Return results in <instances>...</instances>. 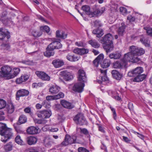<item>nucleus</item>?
Segmentation results:
<instances>
[{
	"instance_id": "nucleus-4",
	"label": "nucleus",
	"mask_w": 152,
	"mask_h": 152,
	"mask_svg": "<svg viewBox=\"0 0 152 152\" xmlns=\"http://www.w3.org/2000/svg\"><path fill=\"white\" fill-rule=\"evenodd\" d=\"M12 68L10 66L5 65L2 67L0 71V77L10 79L11 73Z\"/></svg>"
},
{
	"instance_id": "nucleus-35",
	"label": "nucleus",
	"mask_w": 152,
	"mask_h": 152,
	"mask_svg": "<svg viewBox=\"0 0 152 152\" xmlns=\"http://www.w3.org/2000/svg\"><path fill=\"white\" fill-rule=\"evenodd\" d=\"M15 141L16 143L18 145H25V143L21 139L20 135H17L15 138Z\"/></svg>"
},
{
	"instance_id": "nucleus-7",
	"label": "nucleus",
	"mask_w": 152,
	"mask_h": 152,
	"mask_svg": "<svg viewBox=\"0 0 152 152\" xmlns=\"http://www.w3.org/2000/svg\"><path fill=\"white\" fill-rule=\"evenodd\" d=\"M76 137L75 136H70L67 135H66L65 139L61 143V146H66L69 144H72L76 142Z\"/></svg>"
},
{
	"instance_id": "nucleus-58",
	"label": "nucleus",
	"mask_w": 152,
	"mask_h": 152,
	"mask_svg": "<svg viewBox=\"0 0 152 152\" xmlns=\"http://www.w3.org/2000/svg\"><path fill=\"white\" fill-rule=\"evenodd\" d=\"M57 120L58 122L59 123H61L64 120V118L61 115H58L57 117Z\"/></svg>"
},
{
	"instance_id": "nucleus-12",
	"label": "nucleus",
	"mask_w": 152,
	"mask_h": 152,
	"mask_svg": "<svg viewBox=\"0 0 152 152\" xmlns=\"http://www.w3.org/2000/svg\"><path fill=\"white\" fill-rule=\"evenodd\" d=\"M6 37L7 39L10 37V33L6 30L0 28V39L2 40Z\"/></svg>"
},
{
	"instance_id": "nucleus-31",
	"label": "nucleus",
	"mask_w": 152,
	"mask_h": 152,
	"mask_svg": "<svg viewBox=\"0 0 152 152\" xmlns=\"http://www.w3.org/2000/svg\"><path fill=\"white\" fill-rule=\"evenodd\" d=\"M110 61L109 59H105L102 63L100 64L101 67L103 68H106L110 65Z\"/></svg>"
},
{
	"instance_id": "nucleus-5",
	"label": "nucleus",
	"mask_w": 152,
	"mask_h": 152,
	"mask_svg": "<svg viewBox=\"0 0 152 152\" xmlns=\"http://www.w3.org/2000/svg\"><path fill=\"white\" fill-rule=\"evenodd\" d=\"M75 123L78 125L82 126L87 123L83 114L81 113H79L76 115L73 118Z\"/></svg>"
},
{
	"instance_id": "nucleus-32",
	"label": "nucleus",
	"mask_w": 152,
	"mask_h": 152,
	"mask_svg": "<svg viewBox=\"0 0 152 152\" xmlns=\"http://www.w3.org/2000/svg\"><path fill=\"white\" fill-rule=\"evenodd\" d=\"M66 58L68 60L72 62L77 61L79 59V58L78 56H71L69 54L66 56Z\"/></svg>"
},
{
	"instance_id": "nucleus-42",
	"label": "nucleus",
	"mask_w": 152,
	"mask_h": 152,
	"mask_svg": "<svg viewBox=\"0 0 152 152\" xmlns=\"http://www.w3.org/2000/svg\"><path fill=\"white\" fill-rule=\"evenodd\" d=\"M34 121L35 124H44L47 122V121L44 119L39 120L37 119H34Z\"/></svg>"
},
{
	"instance_id": "nucleus-44",
	"label": "nucleus",
	"mask_w": 152,
	"mask_h": 152,
	"mask_svg": "<svg viewBox=\"0 0 152 152\" xmlns=\"http://www.w3.org/2000/svg\"><path fill=\"white\" fill-rule=\"evenodd\" d=\"M140 41L146 46H149V42L148 39L143 37L142 38H140Z\"/></svg>"
},
{
	"instance_id": "nucleus-13",
	"label": "nucleus",
	"mask_w": 152,
	"mask_h": 152,
	"mask_svg": "<svg viewBox=\"0 0 152 152\" xmlns=\"http://www.w3.org/2000/svg\"><path fill=\"white\" fill-rule=\"evenodd\" d=\"M29 94V91L27 90L24 89L19 90L16 94V99L18 100L20 97L27 96Z\"/></svg>"
},
{
	"instance_id": "nucleus-41",
	"label": "nucleus",
	"mask_w": 152,
	"mask_h": 152,
	"mask_svg": "<svg viewBox=\"0 0 152 152\" xmlns=\"http://www.w3.org/2000/svg\"><path fill=\"white\" fill-rule=\"evenodd\" d=\"M121 25L122 26L119 28L118 32L119 35L122 36L124 31L125 27L124 24L123 23H121Z\"/></svg>"
},
{
	"instance_id": "nucleus-57",
	"label": "nucleus",
	"mask_w": 152,
	"mask_h": 152,
	"mask_svg": "<svg viewBox=\"0 0 152 152\" xmlns=\"http://www.w3.org/2000/svg\"><path fill=\"white\" fill-rule=\"evenodd\" d=\"M81 49L78 48H75L73 51L74 53L80 55Z\"/></svg>"
},
{
	"instance_id": "nucleus-9",
	"label": "nucleus",
	"mask_w": 152,
	"mask_h": 152,
	"mask_svg": "<svg viewBox=\"0 0 152 152\" xmlns=\"http://www.w3.org/2000/svg\"><path fill=\"white\" fill-rule=\"evenodd\" d=\"M113 39L112 35L110 34H108L100 40V42L103 45L113 43Z\"/></svg>"
},
{
	"instance_id": "nucleus-8",
	"label": "nucleus",
	"mask_w": 152,
	"mask_h": 152,
	"mask_svg": "<svg viewBox=\"0 0 152 152\" xmlns=\"http://www.w3.org/2000/svg\"><path fill=\"white\" fill-rule=\"evenodd\" d=\"M124 58V56L121 62L116 61L113 63V67L115 68H122L125 67L127 64V63L130 61H126Z\"/></svg>"
},
{
	"instance_id": "nucleus-21",
	"label": "nucleus",
	"mask_w": 152,
	"mask_h": 152,
	"mask_svg": "<svg viewBox=\"0 0 152 152\" xmlns=\"http://www.w3.org/2000/svg\"><path fill=\"white\" fill-rule=\"evenodd\" d=\"M90 7L88 5H85L83 6L82 7V10L84 11L85 13L88 15L90 17H92V12L90 10Z\"/></svg>"
},
{
	"instance_id": "nucleus-33",
	"label": "nucleus",
	"mask_w": 152,
	"mask_h": 152,
	"mask_svg": "<svg viewBox=\"0 0 152 152\" xmlns=\"http://www.w3.org/2000/svg\"><path fill=\"white\" fill-rule=\"evenodd\" d=\"M121 56L120 53L118 52H115L110 54L109 55V57L111 59H119Z\"/></svg>"
},
{
	"instance_id": "nucleus-25",
	"label": "nucleus",
	"mask_w": 152,
	"mask_h": 152,
	"mask_svg": "<svg viewBox=\"0 0 152 152\" xmlns=\"http://www.w3.org/2000/svg\"><path fill=\"white\" fill-rule=\"evenodd\" d=\"M146 75L144 74H140L137 75V76L134 77L133 80L135 82H140L143 80L145 78Z\"/></svg>"
},
{
	"instance_id": "nucleus-18",
	"label": "nucleus",
	"mask_w": 152,
	"mask_h": 152,
	"mask_svg": "<svg viewBox=\"0 0 152 152\" xmlns=\"http://www.w3.org/2000/svg\"><path fill=\"white\" fill-rule=\"evenodd\" d=\"M111 74L114 78L118 80H120L122 76V75L116 70H113Z\"/></svg>"
},
{
	"instance_id": "nucleus-29",
	"label": "nucleus",
	"mask_w": 152,
	"mask_h": 152,
	"mask_svg": "<svg viewBox=\"0 0 152 152\" xmlns=\"http://www.w3.org/2000/svg\"><path fill=\"white\" fill-rule=\"evenodd\" d=\"M93 33L94 34L96 35V37H101L104 34L103 30L99 28L94 29L93 31Z\"/></svg>"
},
{
	"instance_id": "nucleus-22",
	"label": "nucleus",
	"mask_w": 152,
	"mask_h": 152,
	"mask_svg": "<svg viewBox=\"0 0 152 152\" xmlns=\"http://www.w3.org/2000/svg\"><path fill=\"white\" fill-rule=\"evenodd\" d=\"M30 32L31 35L35 37H39L42 34V32L41 30L39 31L35 29L31 30Z\"/></svg>"
},
{
	"instance_id": "nucleus-43",
	"label": "nucleus",
	"mask_w": 152,
	"mask_h": 152,
	"mask_svg": "<svg viewBox=\"0 0 152 152\" xmlns=\"http://www.w3.org/2000/svg\"><path fill=\"white\" fill-rule=\"evenodd\" d=\"M8 112L11 114L13 112L14 110V107L12 104H10L9 105L7 108Z\"/></svg>"
},
{
	"instance_id": "nucleus-48",
	"label": "nucleus",
	"mask_w": 152,
	"mask_h": 152,
	"mask_svg": "<svg viewBox=\"0 0 152 152\" xmlns=\"http://www.w3.org/2000/svg\"><path fill=\"white\" fill-rule=\"evenodd\" d=\"M120 11L121 13L124 15H125L127 13V9L124 7H121L120 8Z\"/></svg>"
},
{
	"instance_id": "nucleus-50",
	"label": "nucleus",
	"mask_w": 152,
	"mask_h": 152,
	"mask_svg": "<svg viewBox=\"0 0 152 152\" xmlns=\"http://www.w3.org/2000/svg\"><path fill=\"white\" fill-rule=\"evenodd\" d=\"M127 20L129 22H134L135 21V17L132 16L131 15H129L127 18Z\"/></svg>"
},
{
	"instance_id": "nucleus-6",
	"label": "nucleus",
	"mask_w": 152,
	"mask_h": 152,
	"mask_svg": "<svg viewBox=\"0 0 152 152\" xmlns=\"http://www.w3.org/2000/svg\"><path fill=\"white\" fill-rule=\"evenodd\" d=\"M48 48L53 50L55 49H59L62 47V45L58 39L53 38L52 39V42L48 45Z\"/></svg>"
},
{
	"instance_id": "nucleus-24",
	"label": "nucleus",
	"mask_w": 152,
	"mask_h": 152,
	"mask_svg": "<svg viewBox=\"0 0 152 152\" xmlns=\"http://www.w3.org/2000/svg\"><path fill=\"white\" fill-rule=\"evenodd\" d=\"M61 104L65 108L71 109L73 107V105L65 100H62L61 102Z\"/></svg>"
},
{
	"instance_id": "nucleus-36",
	"label": "nucleus",
	"mask_w": 152,
	"mask_h": 152,
	"mask_svg": "<svg viewBox=\"0 0 152 152\" xmlns=\"http://www.w3.org/2000/svg\"><path fill=\"white\" fill-rule=\"evenodd\" d=\"M73 77V76L69 72L65 73L63 76L64 78L66 81L71 80Z\"/></svg>"
},
{
	"instance_id": "nucleus-37",
	"label": "nucleus",
	"mask_w": 152,
	"mask_h": 152,
	"mask_svg": "<svg viewBox=\"0 0 152 152\" xmlns=\"http://www.w3.org/2000/svg\"><path fill=\"white\" fill-rule=\"evenodd\" d=\"M13 74L11 73L10 79L14 78L18 75L20 72V69L19 68H15L13 69Z\"/></svg>"
},
{
	"instance_id": "nucleus-60",
	"label": "nucleus",
	"mask_w": 152,
	"mask_h": 152,
	"mask_svg": "<svg viewBox=\"0 0 152 152\" xmlns=\"http://www.w3.org/2000/svg\"><path fill=\"white\" fill-rule=\"evenodd\" d=\"M82 134H83L85 135H88L89 133L88 130L86 128L82 129Z\"/></svg>"
},
{
	"instance_id": "nucleus-61",
	"label": "nucleus",
	"mask_w": 152,
	"mask_h": 152,
	"mask_svg": "<svg viewBox=\"0 0 152 152\" xmlns=\"http://www.w3.org/2000/svg\"><path fill=\"white\" fill-rule=\"evenodd\" d=\"M128 107L130 110H133L134 109L133 104L132 103H129L128 104Z\"/></svg>"
},
{
	"instance_id": "nucleus-11",
	"label": "nucleus",
	"mask_w": 152,
	"mask_h": 152,
	"mask_svg": "<svg viewBox=\"0 0 152 152\" xmlns=\"http://www.w3.org/2000/svg\"><path fill=\"white\" fill-rule=\"evenodd\" d=\"M35 73L38 77L42 80L49 81L50 80V77L44 72L37 71Z\"/></svg>"
},
{
	"instance_id": "nucleus-53",
	"label": "nucleus",
	"mask_w": 152,
	"mask_h": 152,
	"mask_svg": "<svg viewBox=\"0 0 152 152\" xmlns=\"http://www.w3.org/2000/svg\"><path fill=\"white\" fill-rule=\"evenodd\" d=\"M146 27H144V29H146V32L148 35L152 37V28H148L147 29H146Z\"/></svg>"
},
{
	"instance_id": "nucleus-3",
	"label": "nucleus",
	"mask_w": 152,
	"mask_h": 152,
	"mask_svg": "<svg viewBox=\"0 0 152 152\" xmlns=\"http://www.w3.org/2000/svg\"><path fill=\"white\" fill-rule=\"evenodd\" d=\"M0 134L2 136L1 141L5 142L13 136L12 129L7 127L6 124L0 123Z\"/></svg>"
},
{
	"instance_id": "nucleus-15",
	"label": "nucleus",
	"mask_w": 152,
	"mask_h": 152,
	"mask_svg": "<svg viewBox=\"0 0 152 152\" xmlns=\"http://www.w3.org/2000/svg\"><path fill=\"white\" fill-rule=\"evenodd\" d=\"M29 77V76L27 75H22L20 77L16 79V82L18 84L24 83L28 79Z\"/></svg>"
},
{
	"instance_id": "nucleus-10",
	"label": "nucleus",
	"mask_w": 152,
	"mask_h": 152,
	"mask_svg": "<svg viewBox=\"0 0 152 152\" xmlns=\"http://www.w3.org/2000/svg\"><path fill=\"white\" fill-rule=\"evenodd\" d=\"M143 71V69L141 67H138L135 69L129 72L128 74L129 77L134 76L136 75H140Z\"/></svg>"
},
{
	"instance_id": "nucleus-30",
	"label": "nucleus",
	"mask_w": 152,
	"mask_h": 152,
	"mask_svg": "<svg viewBox=\"0 0 152 152\" xmlns=\"http://www.w3.org/2000/svg\"><path fill=\"white\" fill-rule=\"evenodd\" d=\"M100 71L101 73V76L102 80L103 81H106L108 80V78L106 76L107 69H106L104 70L100 69Z\"/></svg>"
},
{
	"instance_id": "nucleus-39",
	"label": "nucleus",
	"mask_w": 152,
	"mask_h": 152,
	"mask_svg": "<svg viewBox=\"0 0 152 152\" xmlns=\"http://www.w3.org/2000/svg\"><path fill=\"white\" fill-rule=\"evenodd\" d=\"M13 145L11 142H9L5 145L4 148L6 151H10L12 150Z\"/></svg>"
},
{
	"instance_id": "nucleus-45",
	"label": "nucleus",
	"mask_w": 152,
	"mask_h": 152,
	"mask_svg": "<svg viewBox=\"0 0 152 152\" xmlns=\"http://www.w3.org/2000/svg\"><path fill=\"white\" fill-rule=\"evenodd\" d=\"M103 12L102 10H100L99 9H97L95 11L92 12V17H94L95 16H97L98 15L102 14Z\"/></svg>"
},
{
	"instance_id": "nucleus-51",
	"label": "nucleus",
	"mask_w": 152,
	"mask_h": 152,
	"mask_svg": "<svg viewBox=\"0 0 152 152\" xmlns=\"http://www.w3.org/2000/svg\"><path fill=\"white\" fill-rule=\"evenodd\" d=\"M109 107L111 109V111L113 112L114 119L115 120L117 116V115L116 113L115 110L111 106H109Z\"/></svg>"
},
{
	"instance_id": "nucleus-59",
	"label": "nucleus",
	"mask_w": 152,
	"mask_h": 152,
	"mask_svg": "<svg viewBox=\"0 0 152 152\" xmlns=\"http://www.w3.org/2000/svg\"><path fill=\"white\" fill-rule=\"evenodd\" d=\"M82 129L80 127H77L76 129V133L78 134H82Z\"/></svg>"
},
{
	"instance_id": "nucleus-64",
	"label": "nucleus",
	"mask_w": 152,
	"mask_h": 152,
	"mask_svg": "<svg viewBox=\"0 0 152 152\" xmlns=\"http://www.w3.org/2000/svg\"><path fill=\"white\" fill-rule=\"evenodd\" d=\"M24 111L26 113H29L31 111V108L29 107H27L24 109Z\"/></svg>"
},
{
	"instance_id": "nucleus-38",
	"label": "nucleus",
	"mask_w": 152,
	"mask_h": 152,
	"mask_svg": "<svg viewBox=\"0 0 152 152\" xmlns=\"http://www.w3.org/2000/svg\"><path fill=\"white\" fill-rule=\"evenodd\" d=\"M27 118L24 115H21L19 118L18 122L20 124L25 123L26 122Z\"/></svg>"
},
{
	"instance_id": "nucleus-34",
	"label": "nucleus",
	"mask_w": 152,
	"mask_h": 152,
	"mask_svg": "<svg viewBox=\"0 0 152 152\" xmlns=\"http://www.w3.org/2000/svg\"><path fill=\"white\" fill-rule=\"evenodd\" d=\"M44 143L46 147H50L51 146L52 142L49 137H47L44 140Z\"/></svg>"
},
{
	"instance_id": "nucleus-2",
	"label": "nucleus",
	"mask_w": 152,
	"mask_h": 152,
	"mask_svg": "<svg viewBox=\"0 0 152 152\" xmlns=\"http://www.w3.org/2000/svg\"><path fill=\"white\" fill-rule=\"evenodd\" d=\"M78 80L82 82H86L87 77L86 72L83 70L80 69L78 71ZM84 83L81 82H79L75 83L73 87V90L75 91L80 93L83 90Z\"/></svg>"
},
{
	"instance_id": "nucleus-49",
	"label": "nucleus",
	"mask_w": 152,
	"mask_h": 152,
	"mask_svg": "<svg viewBox=\"0 0 152 152\" xmlns=\"http://www.w3.org/2000/svg\"><path fill=\"white\" fill-rule=\"evenodd\" d=\"M64 96V94L62 92L59 93L58 95L54 96V98L55 99H59L61 98H63Z\"/></svg>"
},
{
	"instance_id": "nucleus-23",
	"label": "nucleus",
	"mask_w": 152,
	"mask_h": 152,
	"mask_svg": "<svg viewBox=\"0 0 152 152\" xmlns=\"http://www.w3.org/2000/svg\"><path fill=\"white\" fill-rule=\"evenodd\" d=\"M52 64L56 68L60 67L64 64L63 60L59 59L53 60L52 62Z\"/></svg>"
},
{
	"instance_id": "nucleus-27",
	"label": "nucleus",
	"mask_w": 152,
	"mask_h": 152,
	"mask_svg": "<svg viewBox=\"0 0 152 152\" xmlns=\"http://www.w3.org/2000/svg\"><path fill=\"white\" fill-rule=\"evenodd\" d=\"M67 36V34L64 31H61L59 30L56 31V36L57 38L64 39Z\"/></svg>"
},
{
	"instance_id": "nucleus-56",
	"label": "nucleus",
	"mask_w": 152,
	"mask_h": 152,
	"mask_svg": "<svg viewBox=\"0 0 152 152\" xmlns=\"http://www.w3.org/2000/svg\"><path fill=\"white\" fill-rule=\"evenodd\" d=\"M88 49L85 48H82L81 49V54L80 55L84 54L87 53L88 52Z\"/></svg>"
},
{
	"instance_id": "nucleus-46",
	"label": "nucleus",
	"mask_w": 152,
	"mask_h": 152,
	"mask_svg": "<svg viewBox=\"0 0 152 152\" xmlns=\"http://www.w3.org/2000/svg\"><path fill=\"white\" fill-rule=\"evenodd\" d=\"M6 104V102L4 100L0 99V110L4 108Z\"/></svg>"
},
{
	"instance_id": "nucleus-26",
	"label": "nucleus",
	"mask_w": 152,
	"mask_h": 152,
	"mask_svg": "<svg viewBox=\"0 0 152 152\" xmlns=\"http://www.w3.org/2000/svg\"><path fill=\"white\" fill-rule=\"evenodd\" d=\"M103 48L106 53L110 52L113 49L114 47L113 43L104 45Z\"/></svg>"
},
{
	"instance_id": "nucleus-20",
	"label": "nucleus",
	"mask_w": 152,
	"mask_h": 152,
	"mask_svg": "<svg viewBox=\"0 0 152 152\" xmlns=\"http://www.w3.org/2000/svg\"><path fill=\"white\" fill-rule=\"evenodd\" d=\"M60 90V88L56 85L50 87L49 88V91L51 94H55L58 93Z\"/></svg>"
},
{
	"instance_id": "nucleus-62",
	"label": "nucleus",
	"mask_w": 152,
	"mask_h": 152,
	"mask_svg": "<svg viewBox=\"0 0 152 152\" xmlns=\"http://www.w3.org/2000/svg\"><path fill=\"white\" fill-rule=\"evenodd\" d=\"M75 45L79 47L83 46L84 45L83 42H76Z\"/></svg>"
},
{
	"instance_id": "nucleus-14",
	"label": "nucleus",
	"mask_w": 152,
	"mask_h": 152,
	"mask_svg": "<svg viewBox=\"0 0 152 152\" xmlns=\"http://www.w3.org/2000/svg\"><path fill=\"white\" fill-rule=\"evenodd\" d=\"M52 114L50 110H45L40 112L38 114V116L42 118H49Z\"/></svg>"
},
{
	"instance_id": "nucleus-55",
	"label": "nucleus",
	"mask_w": 152,
	"mask_h": 152,
	"mask_svg": "<svg viewBox=\"0 0 152 152\" xmlns=\"http://www.w3.org/2000/svg\"><path fill=\"white\" fill-rule=\"evenodd\" d=\"M43 85V84L42 83H33L32 86L34 88H37L38 86L41 87Z\"/></svg>"
},
{
	"instance_id": "nucleus-1",
	"label": "nucleus",
	"mask_w": 152,
	"mask_h": 152,
	"mask_svg": "<svg viewBox=\"0 0 152 152\" xmlns=\"http://www.w3.org/2000/svg\"><path fill=\"white\" fill-rule=\"evenodd\" d=\"M129 51V52L125 54L124 59L126 61H130L134 62H137L139 61L140 59L137 56L142 55L145 52L142 48L134 45L130 47Z\"/></svg>"
},
{
	"instance_id": "nucleus-63",
	"label": "nucleus",
	"mask_w": 152,
	"mask_h": 152,
	"mask_svg": "<svg viewBox=\"0 0 152 152\" xmlns=\"http://www.w3.org/2000/svg\"><path fill=\"white\" fill-rule=\"evenodd\" d=\"M16 132L19 133H23V132L18 127L15 129Z\"/></svg>"
},
{
	"instance_id": "nucleus-17",
	"label": "nucleus",
	"mask_w": 152,
	"mask_h": 152,
	"mask_svg": "<svg viewBox=\"0 0 152 152\" xmlns=\"http://www.w3.org/2000/svg\"><path fill=\"white\" fill-rule=\"evenodd\" d=\"M39 129L34 126L29 127L27 130V132L30 134H37L38 132Z\"/></svg>"
},
{
	"instance_id": "nucleus-19",
	"label": "nucleus",
	"mask_w": 152,
	"mask_h": 152,
	"mask_svg": "<svg viewBox=\"0 0 152 152\" xmlns=\"http://www.w3.org/2000/svg\"><path fill=\"white\" fill-rule=\"evenodd\" d=\"M26 140L29 145H31L36 144L37 142V139L36 137L30 136L26 138Z\"/></svg>"
},
{
	"instance_id": "nucleus-47",
	"label": "nucleus",
	"mask_w": 152,
	"mask_h": 152,
	"mask_svg": "<svg viewBox=\"0 0 152 152\" xmlns=\"http://www.w3.org/2000/svg\"><path fill=\"white\" fill-rule=\"evenodd\" d=\"M43 30H44L47 33L49 34V33L50 31V28L47 26H42L40 27V30L41 31Z\"/></svg>"
},
{
	"instance_id": "nucleus-40",
	"label": "nucleus",
	"mask_w": 152,
	"mask_h": 152,
	"mask_svg": "<svg viewBox=\"0 0 152 152\" xmlns=\"http://www.w3.org/2000/svg\"><path fill=\"white\" fill-rule=\"evenodd\" d=\"M88 42L89 44L94 48H97L99 47V45L95 40H91L89 41Z\"/></svg>"
},
{
	"instance_id": "nucleus-52",
	"label": "nucleus",
	"mask_w": 152,
	"mask_h": 152,
	"mask_svg": "<svg viewBox=\"0 0 152 152\" xmlns=\"http://www.w3.org/2000/svg\"><path fill=\"white\" fill-rule=\"evenodd\" d=\"M78 152H89L88 150L82 147H79L78 149Z\"/></svg>"
},
{
	"instance_id": "nucleus-54",
	"label": "nucleus",
	"mask_w": 152,
	"mask_h": 152,
	"mask_svg": "<svg viewBox=\"0 0 152 152\" xmlns=\"http://www.w3.org/2000/svg\"><path fill=\"white\" fill-rule=\"evenodd\" d=\"M94 26L95 27H100L102 26V24L98 20H96L94 22Z\"/></svg>"
},
{
	"instance_id": "nucleus-28",
	"label": "nucleus",
	"mask_w": 152,
	"mask_h": 152,
	"mask_svg": "<svg viewBox=\"0 0 152 152\" xmlns=\"http://www.w3.org/2000/svg\"><path fill=\"white\" fill-rule=\"evenodd\" d=\"M54 54V50L48 48V46L46 48V51L44 53V56L48 57H49L51 56H53Z\"/></svg>"
},
{
	"instance_id": "nucleus-16",
	"label": "nucleus",
	"mask_w": 152,
	"mask_h": 152,
	"mask_svg": "<svg viewBox=\"0 0 152 152\" xmlns=\"http://www.w3.org/2000/svg\"><path fill=\"white\" fill-rule=\"evenodd\" d=\"M103 58V55L102 54H100L93 61V64L94 66L97 67H98V65L102 63Z\"/></svg>"
}]
</instances>
